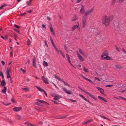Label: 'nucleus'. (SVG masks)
Instances as JSON below:
<instances>
[{
  "label": "nucleus",
  "mask_w": 126,
  "mask_h": 126,
  "mask_svg": "<svg viewBox=\"0 0 126 126\" xmlns=\"http://www.w3.org/2000/svg\"><path fill=\"white\" fill-rule=\"evenodd\" d=\"M13 30L16 32L19 33V34H20V32L18 30H17L15 28H13Z\"/></svg>",
  "instance_id": "obj_27"
},
{
  "label": "nucleus",
  "mask_w": 126,
  "mask_h": 126,
  "mask_svg": "<svg viewBox=\"0 0 126 126\" xmlns=\"http://www.w3.org/2000/svg\"><path fill=\"white\" fill-rule=\"evenodd\" d=\"M31 42L30 41L29 39H28L27 41V44L28 46H29L30 45Z\"/></svg>",
  "instance_id": "obj_30"
},
{
  "label": "nucleus",
  "mask_w": 126,
  "mask_h": 126,
  "mask_svg": "<svg viewBox=\"0 0 126 126\" xmlns=\"http://www.w3.org/2000/svg\"><path fill=\"white\" fill-rule=\"evenodd\" d=\"M54 48H55V49L56 50H57V49H58L57 48V47H56V45L54 46H53Z\"/></svg>",
  "instance_id": "obj_64"
},
{
  "label": "nucleus",
  "mask_w": 126,
  "mask_h": 126,
  "mask_svg": "<svg viewBox=\"0 0 126 126\" xmlns=\"http://www.w3.org/2000/svg\"><path fill=\"white\" fill-rule=\"evenodd\" d=\"M0 76H1L2 78H3L4 77V76L2 71H1L0 72Z\"/></svg>",
  "instance_id": "obj_35"
},
{
  "label": "nucleus",
  "mask_w": 126,
  "mask_h": 126,
  "mask_svg": "<svg viewBox=\"0 0 126 126\" xmlns=\"http://www.w3.org/2000/svg\"><path fill=\"white\" fill-rule=\"evenodd\" d=\"M47 18L48 20H51V18L48 16H47Z\"/></svg>",
  "instance_id": "obj_55"
},
{
  "label": "nucleus",
  "mask_w": 126,
  "mask_h": 126,
  "mask_svg": "<svg viewBox=\"0 0 126 126\" xmlns=\"http://www.w3.org/2000/svg\"><path fill=\"white\" fill-rule=\"evenodd\" d=\"M113 86V85H106V87H110L112 86Z\"/></svg>",
  "instance_id": "obj_49"
},
{
  "label": "nucleus",
  "mask_w": 126,
  "mask_h": 126,
  "mask_svg": "<svg viewBox=\"0 0 126 126\" xmlns=\"http://www.w3.org/2000/svg\"><path fill=\"white\" fill-rule=\"evenodd\" d=\"M122 50L125 54H126V51L123 49H122Z\"/></svg>",
  "instance_id": "obj_59"
},
{
  "label": "nucleus",
  "mask_w": 126,
  "mask_h": 126,
  "mask_svg": "<svg viewBox=\"0 0 126 126\" xmlns=\"http://www.w3.org/2000/svg\"><path fill=\"white\" fill-rule=\"evenodd\" d=\"M21 70V71H23V72H25V70L23 69L22 68H21V69H20Z\"/></svg>",
  "instance_id": "obj_61"
},
{
  "label": "nucleus",
  "mask_w": 126,
  "mask_h": 126,
  "mask_svg": "<svg viewBox=\"0 0 126 126\" xmlns=\"http://www.w3.org/2000/svg\"><path fill=\"white\" fill-rule=\"evenodd\" d=\"M94 30L93 32L94 33L97 35H99L100 34V32L97 29H94Z\"/></svg>",
  "instance_id": "obj_11"
},
{
  "label": "nucleus",
  "mask_w": 126,
  "mask_h": 126,
  "mask_svg": "<svg viewBox=\"0 0 126 126\" xmlns=\"http://www.w3.org/2000/svg\"><path fill=\"white\" fill-rule=\"evenodd\" d=\"M108 52L106 50L102 54L101 56V59L103 60H110L111 58L108 56Z\"/></svg>",
  "instance_id": "obj_2"
},
{
  "label": "nucleus",
  "mask_w": 126,
  "mask_h": 126,
  "mask_svg": "<svg viewBox=\"0 0 126 126\" xmlns=\"http://www.w3.org/2000/svg\"><path fill=\"white\" fill-rule=\"evenodd\" d=\"M16 117L19 120H20L21 118V116L19 115H17Z\"/></svg>",
  "instance_id": "obj_38"
},
{
  "label": "nucleus",
  "mask_w": 126,
  "mask_h": 126,
  "mask_svg": "<svg viewBox=\"0 0 126 126\" xmlns=\"http://www.w3.org/2000/svg\"><path fill=\"white\" fill-rule=\"evenodd\" d=\"M54 76H55V78L58 79V80L60 81L61 82H62L63 80L61 79L59 77L57 76L56 75H54Z\"/></svg>",
  "instance_id": "obj_18"
},
{
  "label": "nucleus",
  "mask_w": 126,
  "mask_h": 126,
  "mask_svg": "<svg viewBox=\"0 0 126 126\" xmlns=\"http://www.w3.org/2000/svg\"><path fill=\"white\" fill-rule=\"evenodd\" d=\"M84 71L86 72H88V70L86 69L85 67H84Z\"/></svg>",
  "instance_id": "obj_44"
},
{
  "label": "nucleus",
  "mask_w": 126,
  "mask_h": 126,
  "mask_svg": "<svg viewBox=\"0 0 126 126\" xmlns=\"http://www.w3.org/2000/svg\"><path fill=\"white\" fill-rule=\"evenodd\" d=\"M33 0H30L28 1L27 3V5L28 6H30Z\"/></svg>",
  "instance_id": "obj_26"
},
{
  "label": "nucleus",
  "mask_w": 126,
  "mask_h": 126,
  "mask_svg": "<svg viewBox=\"0 0 126 126\" xmlns=\"http://www.w3.org/2000/svg\"><path fill=\"white\" fill-rule=\"evenodd\" d=\"M43 65L44 67H47L48 65L47 63L44 61L43 62Z\"/></svg>",
  "instance_id": "obj_21"
},
{
  "label": "nucleus",
  "mask_w": 126,
  "mask_h": 126,
  "mask_svg": "<svg viewBox=\"0 0 126 126\" xmlns=\"http://www.w3.org/2000/svg\"><path fill=\"white\" fill-rule=\"evenodd\" d=\"M22 109V107H15L13 109L14 111L15 112H18L20 110Z\"/></svg>",
  "instance_id": "obj_7"
},
{
  "label": "nucleus",
  "mask_w": 126,
  "mask_h": 126,
  "mask_svg": "<svg viewBox=\"0 0 126 126\" xmlns=\"http://www.w3.org/2000/svg\"><path fill=\"white\" fill-rule=\"evenodd\" d=\"M14 26L17 28H20V27L19 26H18L16 24L14 25Z\"/></svg>",
  "instance_id": "obj_43"
},
{
  "label": "nucleus",
  "mask_w": 126,
  "mask_h": 126,
  "mask_svg": "<svg viewBox=\"0 0 126 126\" xmlns=\"http://www.w3.org/2000/svg\"><path fill=\"white\" fill-rule=\"evenodd\" d=\"M13 51H12L10 52V56L11 57H12L13 56Z\"/></svg>",
  "instance_id": "obj_52"
},
{
  "label": "nucleus",
  "mask_w": 126,
  "mask_h": 126,
  "mask_svg": "<svg viewBox=\"0 0 126 126\" xmlns=\"http://www.w3.org/2000/svg\"><path fill=\"white\" fill-rule=\"evenodd\" d=\"M79 52L81 53L82 55L83 56L85 55V54L84 52L82 51L81 49L79 48Z\"/></svg>",
  "instance_id": "obj_19"
},
{
  "label": "nucleus",
  "mask_w": 126,
  "mask_h": 126,
  "mask_svg": "<svg viewBox=\"0 0 126 126\" xmlns=\"http://www.w3.org/2000/svg\"><path fill=\"white\" fill-rule=\"evenodd\" d=\"M82 0H78L77 1V3H79Z\"/></svg>",
  "instance_id": "obj_57"
},
{
  "label": "nucleus",
  "mask_w": 126,
  "mask_h": 126,
  "mask_svg": "<svg viewBox=\"0 0 126 126\" xmlns=\"http://www.w3.org/2000/svg\"><path fill=\"white\" fill-rule=\"evenodd\" d=\"M78 57L79 59L81 61H83L84 60V59L82 57V56L80 54H78Z\"/></svg>",
  "instance_id": "obj_17"
},
{
  "label": "nucleus",
  "mask_w": 126,
  "mask_h": 126,
  "mask_svg": "<svg viewBox=\"0 0 126 126\" xmlns=\"http://www.w3.org/2000/svg\"><path fill=\"white\" fill-rule=\"evenodd\" d=\"M41 78L45 83L46 84L49 83L47 79L45 78L44 76H42Z\"/></svg>",
  "instance_id": "obj_10"
},
{
  "label": "nucleus",
  "mask_w": 126,
  "mask_h": 126,
  "mask_svg": "<svg viewBox=\"0 0 126 126\" xmlns=\"http://www.w3.org/2000/svg\"><path fill=\"white\" fill-rule=\"evenodd\" d=\"M87 18L85 17H82V27L83 28H84L85 27L86 24Z\"/></svg>",
  "instance_id": "obj_5"
},
{
  "label": "nucleus",
  "mask_w": 126,
  "mask_h": 126,
  "mask_svg": "<svg viewBox=\"0 0 126 126\" xmlns=\"http://www.w3.org/2000/svg\"><path fill=\"white\" fill-rule=\"evenodd\" d=\"M112 19V17L110 16L107 18V16L106 15L103 18L102 22L106 26L108 27L110 24V21H111Z\"/></svg>",
  "instance_id": "obj_1"
},
{
  "label": "nucleus",
  "mask_w": 126,
  "mask_h": 126,
  "mask_svg": "<svg viewBox=\"0 0 126 126\" xmlns=\"http://www.w3.org/2000/svg\"><path fill=\"white\" fill-rule=\"evenodd\" d=\"M1 85L2 86H4L6 85V83L5 81L3 80L1 81Z\"/></svg>",
  "instance_id": "obj_22"
},
{
  "label": "nucleus",
  "mask_w": 126,
  "mask_h": 126,
  "mask_svg": "<svg viewBox=\"0 0 126 126\" xmlns=\"http://www.w3.org/2000/svg\"><path fill=\"white\" fill-rule=\"evenodd\" d=\"M56 51L58 54H59V53H60L61 54L62 52L61 50H58V49H57V50H56Z\"/></svg>",
  "instance_id": "obj_45"
},
{
  "label": "nucleus",
  "mask_w": 126,
  "mask_h": 126,
  "mask_svg": "<svg viewBox=\"0 0 126 126\" xmlns=\"http://www.w3.org/2000/svg\"><path fill=\"white\" fill-rule=\"evenodd\" d=\"M26 14V13H21L20 15V16H24Z\"/></svg>",
  "instance_id": "obj_46"
},
{
  "label": "nucleus",
  "mask_w": 126,
  "mask_h": 126,
  "mask_svg": "<svg viewBox=\"0 0 126 126\" xmlns=\"http://www.w3.org/2000/svg\"><path fill=\"white\" fill-rule=\"evenodd\" d=\"M61 97L59 95L55 94H54V99L55 100H58L59 99L61 98Z\"/></svg>",
  "instance_id": "obj_9"
},
{
  "label": "nucleus",
  "mask_w": 126,
  "mask_h": 126,
  "mask_svg": "<svg viewBox=\"0 0 126 126\" xmlns=\"http://www.w3.org/2000/svg\"><path fill=\"white\" fill-rule=\"evenodd\" d=\"M50 29L51 32L52 33V34L54 35H55V33L54 31L52 25L51 24L50 25Z\"/></svg>",
  "instance_id": "obj_14"
},
{
  "label": "nucleus",
  "mask_w": 126,
  "mask_h": 126,
  "mask_svg": "<svg viewBox=\"0 0 126 126\" xmlns=\"http://www.w3.org/2000/svg\"><path fill=\"white\" fill-rule=\"evenodd\" d=\"M78 88L80 89L82 91L85 93L89 95L91 97L93 98L95 100H97V99L96 98L94 95H92L91 93L85 91L83 89H81V88L78 87Z\"/></svg>",
  "instance_id": "obj_3"
},
{
  "label": "nucleus",
  "mask_w": 126,
  "mask_h": 126,
  "mask_svg": "<svg viewBox=\"0 0 126 126\" xmlns=\"http://www.w3.org/2000/svg\"><path fill=\"white\" fill-rule=\"evenodd\" d=\"M35 109L37 110L40 111V112H42L43 111V110H41L40 109H38L36 108H35Z\"/></svg>",
  "instance_id": "obj_41"
},
{
  "label": "nucleus",
  "mask_w": 126,
  "mask_h": 126,
  "mask_svg": "<svg viewBox=\"0 0 126 126\" xmlns=\"http://www.w3.org/2000/svg\"><path fill=\"white\" fill-rule=\"evenodd\" d=\"M36 101L38 102H39L43 103H47V102L44 100H41L38 99H37L36 100Z\"/></svg>",
  "instance_id": "obj_24"
},
{
  "label": "nucleus",
  "mask_w": 126,
  "mask_h": 126,
  "mask_svg": "<svg viewBox=\"0 0 126 126\" xmlns=\"http://www.w3.org/2000/svg\"><path fill=\"white\" fill-rule=\"evenodd\" d=\"M35 104H36V105L38 106L41 105L42 106V105H41L40 103L37 102H35Z\"/></svg>",
  "instance_id": "obj_32"
},
{
  "label": "nucleus",
  "mask_w": 126,
  "mask_h": 126,
  "mask_svg": "<svg viewBox=\"0 0 126 126\" xmlns=\"http://www.w3.org/2000/svg\"><path fill=\"white\" fill-rule=\"evenodd\" d=\"M92 120V119L89 120L88 121H87L86 122H85L84 123H83V124H86L89 122H90Z\"/></svg>",
  "instance_id": "obj_34"
},
{
  "label": "nucleus",
  "mask_w": 126,
  "mask_h": 126,
  "mask_svg": "<svg viewBox=\"0 0 126 126\" xmlns=\"http://www.w3.org/2000/svg\"><path fill=\"white\" fill-rule=\"evenodd\" d=\"M61 54V55L62 56L63 58H65V56L64 53H63L62 52Z\"/></svg>",
  "instance_id": "obj_40"
},
{
  "label": "nucleus",
  "mask_w": 126,
  "mask_h": 126,
  "mask_svg": "<svg viewBox=\"0 0 126 126\" xmlns=\"http://www.w3.org/2000/svg\"><path fill=\"white\" fill-rule=\"evenodd\" d=\"M77 17H76L75 18L73 19H72V21H74L77 19Z\"/></svg>",
  "instance_id": "obj_56"
},
{
  "label": "nucleus",
  "mask_w": 126,
  "mask_h": 126,
  "mask_svg": "<svg viewBox=\"0 0 126 126\" xmlns=\"http://www.w3.org/2000/svg\"><path fill=\"white\" fill-rule=\"evenodd\" d=\"M66 55L67 57V59L68 60H70V57L68 54H66Z\"/></svg>",
  "instance_id": "obj_37"
},
{
  "label": "nucleus",
  "mask_w": 126,
  "mask_h": 126,
  "mask_svg": "<svg viewBox=\"0 0 126 126\" xmlns=\"http://www.w3.org/2000/svg\"><path fill=\"white\" fill-rule=\"evenodd\" d=\"M116 0H113V1H112L111 4L112 5L114 4L115 3V2Z\"/></svg>",
  "instance_id": "obj_47"
},
{
  "label": "nucleus",
  "mask_w": 126,
  "mask_h": 126,
  "mask_svg": "<svg viewBox=\"0 0 126 126\" xmlns=\"http://www.w3.org/2000/svg\"><path fill=\"white\" fill-rule=\"evenodd\" d=\"M35 87L37 88V89L39 91L41 92H44V94L47 97V94L46 92L43 89H42L40 87L37 86H35Z\"/></svg>",
  "instance_id": "obj_6"
},
{
  "label": "nucleus",
  "mask_w": 126,
  "mask_h": 126,
  "mask_svg": "<svg viewBox=\"0 0 126 126\" xmlns=\"http://www.w3.org/2000/svg\"><path fill=\"white\" fill-rule=\"evenodd\" d=\"M42 27L44 28H46V27L45 25L44 24H43L42 25Z\"/></svg>",
  "instance_id": "obj_58"
},
{
  "label": "nucleus",
  "mask_w": 126,
  "mask_h": 126,
  "mask_svg": "<svg viewBox=\"0 0 126 126\" xmlns=\"http://www.w3.org/2000/svg\"><path fill=\"white\" fill-rule=\"evenodd\" d=\"M6 6V4H3L0 7V10L2 9L3 7Z\"/></svg>",
  "instance_id": "obj_36"
},
{
  "label": "nucleus",
  "mask_w": 126,
  "mask_h": 126,
  "mask_svg": "<svg viewBox=\"0 0 126 126\" xmlns=\"http://www.w3.org/2000/svg\"><path fill=\"white\" fill-rule=\"evenodd\" d=\"M8 36L7 35H5V37L4 38V40L7 39L8 38Z\"/></svg>",
  "instance_id": "obj_42"
},
{
  "label": "nucleus",
  "mask_w": 126,
  "mask_h": 126,
  "mask_svg": "<svg viewBox=\"0 0 126 126\" xmlns=\"http://www.w3.org/2000/svg\"><path fill=\"white\" fill-rule=\"evenodd\" d=\"M98 97L100 99H101V100H103V101L106 102H107V101L104 97H102L101 96H98Z\"/></svg>",
  "instance_id": "obj_23"
},
{
  "label": "nucleus",
  "mask_w": 126,
  "mask_h": 126,
  "mask_svg": "<svg viewBox=\"0 0 126 126\" xmlns=\"http://www.w3.org/2000/svg\"><path fill=\"white\" fill-rule=\"evenodd\" d=\"M81 75L86 80H88V81H89L90 82H92V83H93L91 80L86 78L85 76H84L82 74Z\"/></svg>",
  "instance_id": "obj_20"
},
{
  "label": "nucleus",
  "mask_w": 126,
  "mask_h": 126,
  "mask_svg": "<svg viewBox=\"0 0 126 126\" xmlns=\"http://www.w3.org/2000/svg\"><path fill=\"white\" fill-rule=\"evenodd\" d=\"M7 77L8 78H9L11 77L10 74H7Z\"/></svg>",
  "instance_id": "obj_51"
},
{
  "label": "nucleus",
  "mask_w": 126,
  "mask_h": 126,
  "mask_svg": "<svg viewBox=\"0 0 126 126\" xmlns=\"http://www.w3.org/2000/svg\"><path fill=\"white\" fill-rule=\"evenodd\" d=\"M76 28H77L79 31H80V28L79 24L74 25L72 28V30H74Z\"/></svg>",
  "instance_id": "obj_8"
},
{
  "label": "nucleus",
  "mask_w": 126,
  "mask_h": 126,
  "mask_svg": "<svg viewBox=\"0 0 126 126\" xmlns=\"http://www.w3.org/2000/svg\"><path fill=\"white\" fill-rule=\"evenodd\" d=\"M36 58L35 57H34L33 59L32 63L33 66L36 68L37 67V66L36 64Z\"/></svg>",
  "instance_id": "obj_13"
},
{
  "label": "nucleus",
  "mask_w": 126,
  "mask_h": 126,
  "mask_svg": "<svg viewBox=\"0 0 126 126\" xmlns=\"http://www.w3.org/2000/svg\"><path fill=\"white\" fill-rule=\"evenodd\" d=\"M101 118L104 119H108V118H107L106 117L104 116H101Z\"/></svg>",
  "instance_id": "obj_54"
},
{
  "label": "nucleus",
  "mask_w": 126,
  "mask_h": 126,
  "mask_svg": "<svg viewBox=\"0 0 126 126\" xmlns=\"http://www.w3.org/2000/svg\"><path fill=\"white\" fill-rule=\"evenodd\" d=\"M53 101L54 102V103L55 104H59V103H58V102L57 101Z\"/></svg>",
  "instance_id": "obj_63"
},
{
  "label": "nucleus",
  "mask_w": 126,
  "mask_h": 126,
  "mask_svg": "<svg viewBox=\"0 0 126 126\" xmlns=\"http://www.w3.org/2000/svg\"><path fill=\"white\" fill-rule=\"evenodd\" d=\"M115 66L117 69H120L121 68V67L120 65H116Z\"/></svg>",
  "instance_id": "obj_31"
},
{
  "label": "nucleus",
  "mask_w": 126,
  "mask_h": 126,
  "mask_svg": "<svg viewBox=\"0 0 126 126\" xmlns=\"http://www.w3.org/2000/svg\"><path fill=\"white\" fill-rule=\"evenodd\" d=\"M32 11L31 10H30L28 11L27 12L29 13H32Z\"/></svg>",
  "instance_id": "obj_60"
},
{
  "label": "nucleus",
  "mask_w": 126,
  "mask_h": 126,
  "mask_svg": "<svg viewBox=\"0 0 126 126\" xmlns=\"http://www.w3.org/2000/svg\"><path fill=\"white\" fill-rule=\"evenodd\" d=\"M93 10V8H92L88 11H86L83 17H85L87 18V16L90 13H91V12H92Z\"/></svg>",
  "instance_id": "obj_4"
},
{
  "label": "nucleus",
  "mask_w": 126,
  "mask_h": 126,
  "mask_svg": "<svg viewBox=\"0 0 126 126\" xmlns=\"http://www.w3.org/2000/svg\"><path fill=\"white\" fill-rule=\"evenodd\" d=\"M95 79L96 80H97L100 81V79L98 78L97 77H95Z\"/></svg>",
  "instance_id": "obj_53"
},
{
  "label": "nucleus",
  "mask_w": 126,
  "mask_h": 126,
  "mask_svg": "<svg viewBox=\"0 0 126 126\" xmlns=\"http://www.w3.org/2000/svg\"><path fill=\"white\" fill-rule=\"evenodd\" d=\"M22 89L23 90H29L28 89L26 88H22Z\"/></svg>",
  "instance_id": "obj_50"
},
{
  "label": "nucleus",
  "mask_w": 126,
  "mask_h": 126,
  "mask_svg": "<svg viewBox=\"0 0 126 126\" xmlns=\"http://www.w3.org/2000/svg\"><path fill=\"white\" fill-rule=\"evenodd\" d=\"M96 88L102 94H103L104 93V90L102 88L99 87H96Z\"/></svg>",
  "instance_id": "obj_15"
},
{
  "label": "nucleus",
  "mask_w": 126,
  "mask_h": 126,
  "mask_svg": "<svg viewBox=\"0 0 126 126\" xmlns=\"http://www.w3.org/2000/svg\"><path fill=\"white\" fill-rule=\"evenodd\" d=\"M7 89L6 87L4 86V89L2 90V92L3 93H5L6 92Z\"/></svg>",
  "instance_id": "obj_25"
},
{
  "label": "nucleus",
  "mask_w": 126,
  "mask_h": 126,
  "mask_svg": "<svg viewBox=\"0 0 126 126\" xmlns=\"http://www.w3.org/2000/svg\"><path fill=\"white\" fill-rule=\"evenodd\" d=\"M11 73V71L9 68H7V69L6 73L7 74H10Z\"/></svg>",
  "instance_id": "obj_28"
},
{
  "label": "nucleus",
  "mask_w": 126,
  "mask_h": 126,
  "mask_svg": "<svg viewBox=\"0 0 126 126\" xmlns=\"http://www.w3.org/2000/svg\"><path fill=\"white\" fill-rule=\"evenodd\" d=\"M68 60V62H69V63H70L71 65V66H72V64L71 63V61L70 60Z\"/></svg>",
  "instance_id": "obj_62"
},
{
  "label": "nucleus",
  "mask_w": 126,
  "mask_h": 126,
  "mask_svg": "<svg viewBox=\"0 0 126 126\" xmlns=\"http://www.w3.org/2000/svg\"><path fill=\"white\" fill-rule=\"evenodd\" d=\"M15 40L16 41H17V38L18 36L14 34V36Z\"/></svg>",
  "instance_id": "obj_33"
},
{
  "label": "nucleus",
  "mask_w": 126,
  "mask_h": 126,
  "mask_svg": "<svg viewBox=\"0 0 126 126\" xmlns=\"http://www.w3.org/2000/svg\"><path fill=\"white\" fill-rule=\"evenodd\" d=\"M62 82L65 85H66L67 86H68L69 87H70V86L69 85V84L67 82H66L65 81H63V80Z\"/></svg>",
  "instance_id": "obj_29"
},
{
  "label": "nucleus",
  "mask_w": 126,
  "mask_h": 126,
  "mask_svg": "<svg viewBox=\"0 0 126 126\" xmlns=\"http://www.w3.org/2000/svg\"><path fill=\"white\" fill-rule=\"evenodd\" d=\"M63 91H65L66 93L68 94H72V92L70 90L68 91L65 88H63Z\"/></svg>",
  "instance_id": "obj_12"
},
{
  "label": "nucleus",
  "mask_w": 126,
  "mask_h": 126,
  "mask_svg": "<svg viewBox=\"0 0 126 126\" xmlns=\"http://www.w3.org/2000/svg\"><path fill=\"white\" fill-rule=\"evenodd\" d=\"M44 43H45V46L46 47H48V44L47 43V41L45 40L44 41Z\"/></svg>",
  "instance_id": "obj_39"
},
{
  "label": "nucleus",
  "mask_w": 126,
  "mask_h": 126,
  "mask_svg": "<svg viewBox=\"0 0 126 126\" xmlns=\"http://www.w3.org/2000/svg\"><path fill=\"white\" fill-rule=\"evenodd\" d=\"M1 63L3 65H5V62L4 61L2 60L1 62Z\"/></svg>",
  "instance_id": "obj_48"
},
{
  "label": "nucleus",
  "mask_w": 126,
  "mask_h": 126,
  "mask_svg": "<svg viewBox=\"0 0 126 126\" xmlns=\"http://www.w3.org/2000/svg\"><path fill=\"white\" fill-rule=\"evenodd\" d=\"M85 12V10L84 8V6L83 5H82V7L80 10V12L81 14H83Z\"/></svg>",
  "instance_id": "obj_16"
}]
</instances>
